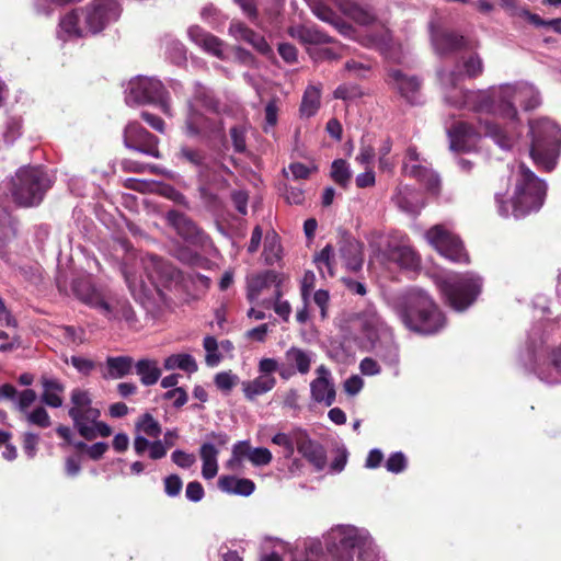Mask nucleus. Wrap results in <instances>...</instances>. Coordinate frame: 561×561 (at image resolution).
I'll use <instances>...</instances> for the list:
<instances>
[{
    "mask_svg": "<svg viewBox=\"0 0 561 561\" xmlns=\"http://www.w3.org/2000/svg\"><path fill=\"white\" fill-rule=\"evenodd\" d=\"M465 73L468 78L474 79L483 73V61L478 54L470 55L463 61Z\"/></svg>",
    "mask_w": 561,
    "mask_h": 561,
    "instance_id": "49",
    "label": "nucleus"
},
{
    "mask_svg": "<svg viewBox=\"0 0 561 561\" xmlns=\"http://www.w3.org/2000/svg\"><path fill=\"white\" fill-rule=\"evenodd\" d=\"M190 39L203 48L206 53L224 58V42L198 25H193L187 31Z\"/></svg>",
    "mask_w": 561,
    "mask_h": 561,
    "instance_id": "21",
    "label": "nucleus"
},
{
    "mask_svg": "<svg viewBox=\"0 0 561 561\" xmlns=\"http://www.w3.org/2000/svg\"><path fill=\"white\" fill-rule=\"evenodd\" d=\"M304 430L294 428L289 433H277L273 436L272 443L284 448L285 457L289 458L294 455L295 447L299 443Z\"/></svg>",
    "mask_w": 561,
    "mask_h": 561,
    "instance_id": "40",
    "label": "nucleus"
},
{
    "mask_svg": "<svg viewBox=\"0 0 561 561\" xmlns=\"http://www.w3.org/2000/svg\"><path fill=\"white\" fill-rule=\"evenodd\" d=\"M229 33L236 39L250 44L257 53L263 56H270L273 53L264 36L250 28L243 22L232 21L229 25Z\"/></svg>",
    "mask_w": 561,
    "mask_h": 561,
    "instance_id": "19",
    "label": "nucleus"
},
{
    "mask_svg": "<svg viewBox=\"0 0 561 561\" xmlns=\"http://www.w3.org/2000/svg\"><path fill=\"white\" fill-rule=\"evenodd\" d=\"M522 15L525 16L529 23L535 26H548L551 27L556 33L561 34V18L552 20H543L540 15L531 13L528 10H524Z\"/></svg>",
    "mask_w": 561,
    "mask_h": 561,
    "instance_id": "48",
    "label": "nucleus"
},
{
    "mask_svg": "<svg viewBox=\"0 0 561 561\" xmlns=\"http://www.w3.org/2000/svg\"><path fill=\"white\" fill-rule=\"evenodd\" d=\"M404 325L421 335H435L447 325V317L432 296L421 289L410 290L400 307Z\"/></svg>",
    "mask_w": 561,
    "mask_h": 561,
    "instance_id": "2",
    "label": "nucleus"
},
{
    "mask_svg": "<svg viewBox=\"0 0 561 561\" xmlns=\"http://www.w3.org/2000/svg\"><path fill=\"white\" fill-rule=\"evenodd\" d=\"M175 158L183 164H190L191 167L196 168L197 171L208 165L206 163V151L188 145H181L175 153Z\"/></svg>",
    "mask_w": 561,
    "mask_h": 561,
    "instance_id": "31",
    "label": "nucleus"
},
{
    "mask_svg": "<svg viewBox=\"0 0 561 561\" xmlns=\"http://www.w3.org/2000/svg\"><path fill=\"white\" fill-rule=\"evenodd\" d=\"M253 447L250 445L248 440H240L232 447L231 458L228 460L227 465L230 469H238L243 459H250L251 451Z\"/></svg>",
    "mask_w": 561,
    "mask_h": 561,
    "instance_id": "44",
    "label": "nucleus"
},
{
    "mask_svg": "<svg viewBox=\"0 0 561 561\" xmlns=\"http://www.w3.org/2000/svg\"><path fill=\"white\" fill-rule=\"evenodd\" d=\"M275 386V378L271 375H262L252 381L242 383L243 392L249 400H253L256 396L263 394Z\"/></svg>",
    "mask_w": 561,
    "mask_h": 561,
    "instance_id": "35",
    "label": "nucleus"
},
{
    "mask_svg": "<svg viewBox=\"0 0 561 561\" xmlns=\"http://www.w3.org/2000/svg\"><path fill=\"white\" fill-rule=\"evenodd\" d=\"M224 173L231 174L230 169L224 163L218 168L207 165L197 171V192L204 206L209 210L217 211L225 206L220 193L230 187V182Z\"/></svg>",
    "mask_w": 561,
    "mask_h": 561,
    "instance_id": "7",
    "label": "nucleus"
},
{
    "mask_svg": "<svg viewBox=\"0 0 561 561\" xmlns=\"http://www.w3.org/2000/svg\"><path fill=\"white\" fill-rule=\"evenodd\" d=\"M530 136L534 163L547 172L552 171L561 148V129L554 122L541 118L530 124Z\"/></svg>",
    "mask_w": 561,
    "mask_h": 561,
    "instance_id": "5",
    "label": "nucleus"
},
{
    "mask_svg": "<svg viewBox=\"0 0 561 561\" xmlns=\"http://www.w3.org/2000/svg\"><path fill=\"white\" fill-rule=\"evenodd\" d=\"M72 290L76 297L85 305L99 310H110L107 300L93 287L89 279L78 278L73 280Z\"/></svg>",
    "mask_w": 561,
    "mask_h": 561,
    "instance_id": "23",
    "label": "nucleus"
},
{
    "mask_svg": "<svg viewBox=\"0 0 561 561\" xmlns=\"http://www.w3.org/2000/svg\"><path fill=\"white\" fill-rule=\"evenodd\" d=\"M165 219L175 229L176 233L187 242L203 243L208 238L205 231L184 213L171 209L167 213Z\"/></svg>",
    "mask_w": 561,
    "mask_h": 561,
    "instance_id": "14",
    "label": "nucleus"
},
{
    "mask_svg": "<svg viewBox=\"0 0 561 561\" xmlns=\"http://www.w3.org/2000/svg\"><path fill=\"white\" fill-rule=\"evenodd\" d=\"M547 193L546 183L540 180L525 163H520L514 183V193L510 201L504 198V193H495L497 213L502 217L513 215L515 218H524L537 213L543 205Z\"/></svg>",
    "mask_w": 561,
    "mask_h": 561,
    "instance_id": "1",
    "label": "nucleus"
},
{
    "mask_svg": "<svg viewBox=\"0 0 561 561\" xmlns=\"http://www.w3.org/2000/svg\"><path fill=\"white\" fill-rule=\"evenodd\" d=\"M122 167H123V169L125 171L135 172V173H144L147 170H149L151 173H156L157 172V167L156 165L140 163V162H137V161H134V160H130V159L123 160Z\"/></svg>",
    "mask_w": 561,
    "mask_h": 561,
    "instance_id": "60",
    "label": "nucleus"
},
{
    "mask_svg": "<svg viewBox=\"0 0 561 561\" xmlns=\"http://www.w3.org/2000/svg\"><path fill=\"white\" fill-rule=\"evenodd\" d=\"M274 287V297H282V278L273 270H267L248 278L247 298L254 301L265 290Z\"/></svg>",
    "mask_w": 561,
    "mask_h": 561,
    "instance_id": "15",
    "label": "nucleus"
},
{
    "mask_svg": "<svg viewBox=\"0 0 561 561\" xmlns=\"http://www.w3.org/2000/svg\"><path fill=\"white\" fill-rule=\"evenodd\" d=\"M134 360L129 356L107 357L105 377L113 379L123 378L131 371Z\"/></svg>",
    "mask_w": 561,
    "mask_h": 561,
    "instance_id": "36",
    "label": "nucleus"
},
{
    "mask_svg": "<svg viewBox=\"0 0 561 561\" xmlns=\"http://www.w3.org/2000/svg\"><path fill=\"white\" fill-rule=\"evenodd\" d=\"M453 104L476 113H490L494 101L485 91L460 90L459 94L450 96Z\"/></svg>",
    "mask_w": 561,
    "mask_h": 561,
    "instance_id": "17",
    "label": "nucleus"
},
{
    "mask_svg": "<svg viewBox=\"0 0 561 561\" xmlns=\"http://www.w3.org/2000/svg\"><path fill=\"white\" fill-rule=\"evenodd\" d=\"M42 386L44 388L42 394V401L51 408H59L62 405L61 393L65 390V387L57 379L43 377Z\"/></svg>",
    "mask_w": 561,
    "mask_h": 561,
    "instance_id": "32",
    "label": "nucleus"
},
{
    "mask_svg": "<svg viewBox=\"0 0 561 561\" xmlns=\"http://www.w3.org/2000/svg\"><path fill=\"white\" fill-rule=\"evenodd\" d=\"M289 33L304 45H320L333 42L332 37L314 26H298L291 28Z\"/></svg>",
    "mask_w": 561,
    "mask_h": 561,
    "instance_id": "29",
    "label": "nucleus"
},
{
    "mask_svg": "<svg viewBox=\"0 0 561 561\" xmlns=\"http://www.w3.org/2000/svg\"><path fill=\"white\" fill-rule=\"evenodd\" d=\"M22 119L18 117H10L5 123L3 138L7 144H12L21 136Z\"/></svg>",
    "mask_w": 561,
    "mask_h": 561,
    "instance_id": "51",
    "label": "nucleus"
},
{
    "mask_svg": "<svg viewBox=\"0 0 561 561\" xmlns=\"http://www.w3.org/2000/svg\"><path fill=\"white\" fill-rule=\"evenodd\" d=\"M125 102L129 106L157 104L165 115H172L169 92L161 81L153 78L139 77L130 80Z\"/></svg>",
    "mask_w": 561,
    "mask_h": 561,
    "instance_id": "8",
    "label": "nucleus"
},
{
    "mask_svg": "<svg viewBox=\"0 0 561 561\" xmlns=\"http://www.w3.org/2000/svg\"><path fill=\"white\" fill-rule=\"evenodd\" d=\"M193 98L195 102L201 104L206 110L211 112H218L219 101L215 98L214 92L204 84L197 82L194 85Z\"/></svg>",
    "mask_w": 561,
    "mask_h": 561,
    "instance_id": "41",
    "label": "nucleus"
},
{
    "mask_svg": "<svg viewBox=\"0 0 561 561\" xmlns=\"http://www.w3.org/2000/svg\"><path fill=\"white\" fill-rule=\"evenodd\" d=\"M339 253L345 267L351 272H358L363 267V243L357 241L348 232H342L337 241Z\"/></svg>",
    "mask_w": 561,
    "mask_h": 561,
    "instance_id": "18",
    "label": "nucleus"
},
{
    "mask_svg": "<svg viewBox=\"0 0 561 561\" xmlns=\"http://www.w3.org/2000/svg\"><path fill=\"white\" fill-rule=\"evenodd\" d=\"M182 486L183 482L178 474H170L164 479V492L171 497L178 496Z\"/></svg>",
    "mask_w": 561,
    "mask_h": 561,
    "instance_id": "59",
    "label": "nucleus"
},
{
    "mask_svg": "<svg viewBox=\"0 0 561 561\" xmlns=\"http://www.w3.org/2000/svg\"><path fill=\"white\" fill-rule=\"evenodd\" d=\"M27 421L43 428L50 425V417L47 411L42 407H38L33 412L28 413Z\"/></svg>",
    "mask_w": 561,
    "mask_h": 561,
    "instance_id": "56",
    "label": "nucleus"
},
{
    "mask_svg": "<svg viewBox=\"0 0 561 561\" xmlns=\"http://www.w3.org/2000/svg\"><path fill=\"white\" fill-rule=\"evenodd\" d=\"M405 467L407 459L404 455L400 451L392 454L386 462L387 470L393 473H399L403 471Z\"/></svg>",
    "mask_w": 561,
    "mask_h": 561,
    "instance_id": "57",
    "label": "nucleus"
},
{
    "mask_svg": "<svg viewBox=\"0 0 561 561\" xmlns=\"http://www.w3.org/2000/svg\"><path fill=\"white\" fill-rule=\"evenodd\" d=\"M278 54L287 64H294L297 61L298 50L295 45L290 43H280L278 45Z\"/></svg>",
    "mask_w": 561,
    "mask_h": 561,
    "instance_id": "62",
    "label": "nucleus"
},
{
    "mask_svg": "<svg viewBox=\"0 0 561 561\" xmlns=\"http://www.w3.org/2000/svg\"><path fill=\"white\" fill-rule=\"evenodd\" d=\"M72 407L69 409L68 414L71 419H77L79 410L91 408L92 400L89 393L81 389H73L71 392Z\"/></svg>",
    "mask_w": 561,
    "mask_h": 561,
    "instance_id": "45",
    "label": "nucleus"
},
{
    "mask_svg": "<svg viewBox=\"0 0 561 561\" xmlns=\"http://www.w3.org/2000/svg\"><path fill=\"white\" fill-rule=\"evenodd\" d=\"M123 141L126 148L142 154L161 159L159 138L149 133L139 122H129L123 130Z\"/></svg>",
    "mask_w": 561,
    "mask_h": 561,
    "instance_id": "11",
    "label": "nucleus"
},
{
    "mask_svg": "<svg viewBox=\"0 0 561 561\" xmlns=\"http://www.w3.org/2000/svg\"><path fill=\"white\" fill-rule=\"evenodd\" d=\"M389 261L398 264L401 268L416 270L420 265V256L409 245H396L388 250Z\"/></svg>",
    "mask_w": 561,
    "mask_h": 561,
    "instance_id": "26",
    "label": "nucleus"
},
{
    "mask_svg": "<svg viewBox=\"0 0 561 561\" xmlns=\"http://www.w3.org/2000/svg\"><path fill=\"white\" fill-rule=\"evenodd\" d=\"M110 310H100L107 318L125 320L131 323L135 320V312L130 304L125 299H117L115 302L107 301Z\"/></svg>",
    "mask_w": 561,
    "mask_h": 561,
    "instance_id": "38",
    "label": "nucleus"
},
{
    "mask_svg": "<svg viewBox=\"0 0 561 561\" xmlns=\"http://www.w3.org/2000/svg\"><path fill=\"white\" fill-rule=\"evenodd\" d=\"M118 16L119 5L116 0H93L85 8V24L92 34L100 33Z\"/></svg>",
    "mask_w": 561,
    "mask_h": 561,
    "instance_id": "12",
    "label": "nucleus"
},
{
    "mask_svg": "<svg viewBox=\"0 0 561 561\" xmlns=\"http://www.w3.org/2000/svg\"><path fill=\"white\" fill-rule=\"evenodd\" d=\"M358 323L363 337L367 341V344L363 346L364 348L390 351L394 346L391 328L376 310L367 309L360 312Z\"/></svg>",
    "mask_w": 561,
    "mask_h": 561,
    "instance_id": "9",
    "label": "nucleus"
},
{
    "mask_svg": "<svg viewBox=\"0 0 561 561\" xmlns=\"http://www.w3.org/2000/svg\"><path fill=\"white\" fill-rule=\"evenodd\" d=\"M272 453L265 447L253 448L249 461L256 467L266 466L272 461Z\"/></svg>",
    "mask_w": 561,
    "mask_h": 561,
    "instance_id": "55",
    "label": "nucleus"
},
{
    "mask_svg": "<svg viewBox=\"0 0 561 561\" xmlns=\"http://www.w3.org/2000/svg\"><path fill=\"white\" fill-rule=\"evenodd\" d=\"M428 243L443 256L455 263H468L469 255L462 240L444 225H434L425 233Z\"/></svg>",
    "mask_w": 561,
    "mask_h": 561,
    "instance_id": "10",
    "label": "nucleus"
},
{
    "mask_svg": "<svg viewBox=\"0 0 561 561\" xmlns=\"http://www.w3.org/2000/svg\"><path fill=\"white\" fill-rule=\"evenodd\" d=\"M218 449H216L213 443H204L201 446L199 455L203 460L202 474L207 480L215 478L218 472Z\"/></svg>",
    "mask_w": 561,
    "mask_h": 561,
    "instance_id": "33",
    "label": "nucleus"
},
{
    "mask_svg": "<svg viewBox=\"0 0 561 561\" xmlns=\"http://www.w3.org/2000/svg\"><path fill=\"white\" fill-rule=\"evenodd\" d=\"M333 248L331 244H327L316 256L314 263L319 270V272L324 277L323 266L327 267L329 276H334L333 272Z\"/></svg>",
    "mask_w": 561,
    "mask_h": 561,
    "instance_id": "46",
    "label": "nucleus"
},
{
    "mask_svg": "<svg viewBox=\"0 0 561 561\" xmlns=\"http://www.w3.org/2000/svg\"><path fill=\"white\" fill-rule=\"evenodd\" d=\"M66 362H70L82 374H89L94 367L92 360L81 355H72L70 358H66Z\"/></svg>",
    "mask_w": 561,
    "mask_h": 561,
    "instance_id": "63",
    "label": "nucleus"
},
{
    "mask_svg": "<svg viewBox=\"0 0 561 561\" xmlns=\"http://www.w3.org/2000/svg\"><path fill=\"white\" fill-rule=\"evenodd\" d=\"M201 116H202V114L197 113L194 110L193 104L190 103L188 104V114L185 119V131L188 136H191V137L199 136L204 131V128L202 126Z\"/></svg>",
    "mask_w": 561,
    "mask_h": 561,
    "instance_id": "47",
    "label": "nucleus"
},
{
    "mask_svg": "<svg viewBox=\"0 0 561 561\" xmlns=\"http://www.w3.org/2000/svg\"><path fill=\"white\" fill-rule=\"evenodd\" d=\"M101 412L96 408H88L83 410H79V415L77 419H71L73 421V425L78 433L85 439L92 440L95 438V434L93 428L90 427L94 424L95 421L100 417Z\"/></svg>",
    "mask_w": 561,
    "mask_h": 561,
    "instance_id": "28",
    "label": "nucleus"
},
{
    "mask_svg": "<svg viewBox=\"0 0 561 561\" xmlns=\"http://www.w3.org/2000/svg\"><path fill=\"white\" fill-rule=\"evenodd\" d=\"M50 187L51 180L46 171L28 165L20 168L11 178L9 192L16 206L30 208L38 206Z\"/></svg>",
    "mask_w": 561,
    "mask_h": 561,
    "instance_id": "4",
    "label": "nucleus"
},
{
    "mask_svg": "<svg viewBox=\"0 0 561 561\" xmlns=\"http://www.w3.org/2000/svg\"><path fill=\"white\" fill-rule=\"evenodd\" d=\"M140 117L141 119H144L152 129H154L156 131L160 133V134H164L165 131V123L164 121L156 115V114H152L148 111H142L140 113Z\"/></svg>",
    "mask_w": 561,
    "mask_h": 561,
    "instance_id": "61",
    "label": "nucleus"
},
{
    "mask_svg": "<svg viewBox=\"0 0 561 561\" xmlns=\"http://www.w3.org/2000/svg\"><path fill=\"white\" fill-rule=\"evenodd\" d=\"M204 131L202 135L207 137H221L224 135V125L221 121H210L203 115L201 116Z\"/></svg>",
    "mask_w": 561,
    "mask_h": 561,
    "instance_id": "54",
    "label": "nucleus"
},
{
    "mask_svg": "<svg viewBox=\"0 0 561 561\" xmlns=\"http://www.w3.org/2000/svg\"><path fill=\"white\" fill-rule=\"evenodd\" d=\"M59 27L71 37H83L84 31L79 26L77 10L67 12L59 21Z\"/></svg>",
    "mask_w": 561,
    "mask_h": 561,
    "instance_id": "43",
    "label": "nucleus"
},
{
    "mask_svg": "<svg viewBox=\"0 0 561 561\" xmlns=\"http://www.w3.org/2000/svg\"><path fill=\"white\" fill-rule=\"evenodd\" d=\"M450 149L457 152L470 151L480 138L477 128L467 122H456L448 129Z\"/></svg>",
    "mask_w": 561,
    "mask_h": 561,
    "instance_id": "16",
    "label": "nucleus"
},
{
    "mask_svg": "<svg viewBox=\"0 0 561 561\" xmlns=\"http://www.w3.org/2000/svg\"><path fill=\"white\" fill-rule=\"evenodd\" d=\"M233 2L241 9L251 23H256L260 15L257 0H233Z\"/></svg>",
    "mask_w": 561,
    "mask_h": 561,
    "instance_id": "53",
    "label": "nucleus"
},
{
    "mask_svg": "<svg viewBox=\"0 0 561 561\" xmlns=\"http://www.w3.org/2000/svg\"><path fill=\"white\" fill-rule=\"evenodd\" d=\"M171 458L176 466L183 469L192 467L196 461V458L193 454H188L180 449L174 450L171 455Z\"/></svg>",
    "mask_w": 561,
    "mask_h": 561,
    "instance_id": "58",
    "label": "nucleus"
},
{
    "mask_svg": "<svg viewBox=\"0 0 561 561\" xmlns=\"http://www.w3.org/2000/svg\"><path fill=\"white\" fill-rule=\"evenodd\" d=\"M328 553L334 561H377L373 538L365 529L355 526H337L325 536Z\"/></svg>",
    "mask_w": 561,
    "mask_h": 561,
    "instance_id": "3",
    "label": "nucleus"
},
{
    "mask_svg": "<svg viewBox=\"0 0 561 561\" xmlns=\"http://www.w3.org/2000/svg\"><path fill=\"white\" fill-rule=\"evenodd\" d=\"M439 288L445 304L456 312H463L481 294L482 279L470 273L458 274L442 280Z\"/></svg>",
    "mask_w": 561,
    "mask_h": 561,
    "instance_id": "6",
    "label": "nucleus"
},
{
    "mask_svg": "<svg viewBox=\"0 0 561 561\" xmlns=\"http://www.w3.org/2000/svg\"><path fill=\"white\" fill-rule=\"evenodd\" d=\"M320 90L313 85H310L306 89L301 104L299 107L300 115L304 117H311L316 115L320 107Z\"/></svg>",
    "mask_w": 561,
    "mask_h": 561,
    "instance_id": "39",
    "label": "nucleus"
},
{
    "mask_svg": "<svg viewBox=\"0 0 561 561\" xmlns=\"http://www.w3.org/2000/svg\"><path fill=\"white\" fill-rule=\"evenodd\" d=\"M135 369L144 386H152L161 377V369L153 359L144 358L138 360L135 364Z\"/></svg>",
    "mask_w": 561,
    "mask_h": 561,
    "instance_id": "34",
    "label": "nucleus"
},
{
    "mask_svg": "<svg viewBox=\"0 0 561 561\" xmlns=\"http://www.w3.org/2000/svg\"><path fill=\"white\" fill-rule=\"evenodd\" d=\"M388 85L397 91L409 104L419 103L422 80L414 75H408L401 69H390L386 79Z\"/></svg>",
    "mask_w": 561,
    "mask_h": 561,
    "instance_id": "13",
    "label": "nucleus"
},
{
    "mask_svg": "<svg viewBox=\"0 0 561 561\" xmlns=\"http://www.w3.org/2000/svg\"><path fill=\"white\" fill-rule=\"evenodd\" d=\"M297 450L316 470L324 469L327 465L325 450L322 445L312 440L305 430L297 445Z\"/></svg>",
    "mask_w": 561,
    "mask_h": 561,
    "instance_id": "22",
    "label": "nucleus"
},
{
    "mask_svg": "<svg viewBox=\"0 0 561 561\" xmlns=\"http://www.w3.org/2000/svg\"><path fill=\"white\" fill-rule=\"evenodd\" d=\"M480 128L483 130L484 136L492 138L500 147H511V138L506 130L497 123L490 119H479Z\"/></svg>",
    "mask_w": 561,
    "mask_h": 561,
    "instance_id": "37",
    "label": "nucleus"
},
{
    "mask_svg": "<svg viewBox=\"0 0 561 561\" xmlns=\"http://www.w3.org/2000/svg\"><path fill=\"white\" fill-rule=\"evenodd\" d=\"M239 381L237 375L231 371H222L216 375L215 385L218 389L225 392H229Z\"/></svg>",
    "mask_w": 561,
    "mask_h": 561,
    "instance_id": "52",
    "label": "nucleus"
},
{
    "mask_svg": "<svg viewBox=\"0 0 561 561\" xmlns=\"http://www.w3.org/2000/svg\"><path fill=\"white\" fill-rule=\"evenodd\" d=\"M318 378L310 383L311 397L316 402L330 407L335 401V388L330 381V370L321 365L317 368Z\"/></svg>",
    "mask_w": 561,
    "mask_h": 561,
    "instance_id": "20",
    "label": "nucleus"
},
{
    "mask_svg": "<svg viewBox=\"0 0 561 561\" xmlns=\"http://www.w3.org/2000/svg\"><path fill=\"white\" fill-rule=\"evenodd\" d=\"M408 174L416 179L426 187L432 195H438L440 192V179L433 170L421 164H414L409 168Z\"/></svg>",
    "mask_w": 561,
    "mask_h": 561,
    "instance_id": "27",
    "label": "nucleus"
},
{
    "mask_svg": "<svg viewBox=\"0 0 561 561\" xmlns=\"http://www.w3.org/2000/svg\"><path fill=\"white\" fill-rule=\"evenodd\" d=\"M149 277L154 282L156 279L163 285L172 282L179 277L180 272L168 261L157 255L148 256V264L146 265Z\"/></svg>",
    "mask_w": 561,
    "mask_h": 561,
    "instance_id": "24",
    "label": "nucleus"
},
{
    "mask_svg": "<svg viewBox=\"0 0 561 561\" xmlns=\"http://www.w3.org/2000/svg\"><path fill=\"white\" fill-rule=\"evenodd\" d=\"M231 199L236 209L241 215H247L248 211V199L249 195L245 191H233L231 193Z\"/></svg>",
    "mask_w": 561,
    "mask_h": 561,
    "instance_id": "64",
    "label": "nucleus"
},
{
    "mask_svg": "<svg viewBox=\"0 0 561 561\" xmlns=\"http://www.w3.org/2000/svg\"><path fill=\"white\" fill-rule=\"evenodd\" d=\"M137 427L150 437H158L161 433L160 424L149 413L144 414L137 423Z\"/></svg>",
    "mask_w": 561,
    "mask_h": 561,
    "instance_id": "50",
    "label": "nucleus"
},
{
    "mask_svg": "<svg viewBox=\"0 0 561 561\" xmlns=\"http://www.w3.org/2000/svg\"><path fill=\"white\" fill-rule=\"evenodd\" d=\"M218 486L224 492L243 496L252 494L255 489V484L252 480L231 476L221 477L218 481Z\"/></svg>",
    "mask_w": 561,
    "mask_h": 561,
    "instance_id": "30",
    "label": "nucleus"
},
{
    "mask_svg": "<svg viewBox=\"0 0 561 561\" xmlns=\"http://www.w3.org/2000/svg\"><path fill=\"white\" fill-rule=\"evenodd\" d=\"M434 44L437 53L442 56L455 54L468 48L467 38L454 31H444L437 34Z\"/></svg>",
    "mask_w": 561,
    "mask_h": 561,
    "instance_id": "25",
    "label": "nucleus"
},
{
    "mask_svg": "<svg viewBox=\"0 0 561 561\" xmlns=\"http://www.w3.org/2000/svg\"><path fill=\"white\" fill-rule=\"evenodd\" d=\"M331 179L342 188H347L352 179L348 164L343 159H336L331 165Z\"/></svg>",
    "mask_w": 561,
    "mask_h": 561,
    "instance_id": "42",
    "label": "nucleus"
}]
</instances>
